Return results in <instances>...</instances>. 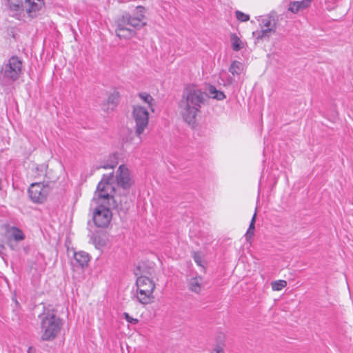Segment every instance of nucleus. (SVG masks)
<instances>
[{
  "label": "nucleus",
  "mask_w": 353,
  "mask_h": 353,
  "mask_svg": "<svg viewBox=\"0 0 353 353\" xmlns=\"http://www.w3.org/2000/svg\"><path fill=\"white\" fill-rule=\"evenodd\" d=\"M206 99L207 94L194 85L186 86L183 91L179 108L183 119L189 125L194 124Z\"/></svg>",
  "instance_id": "obj_1"
},
{
  "label": "nucleus",
  "mask_w": 353,
  "mask_h": 353,
  "mask_svg": "<svg viewBox=\"0 0 353 353\" xmlns=\"http://www.w3.org/2000/svg\"><path fill=\"white\" fill-rule=\"evenodd\" d=\"M145 9L141 6H137L134 12H124L117 20L116 34L120 39H128L137 34V30L145 26Z\"/></svg>",
  "instance_id": "obj_2"
},
{
  "label": "nucleus",
  "mask_w": 353,
  "mask_h": 353,
  "mask_svg": "<svg viewBox=\"0 0 353 353\" xmlns=\"http://www.w3.org/2000/svg\"><path fill=\"white\" fill-rule=\"evenodd\" d=\"M112 180V174L103 176L97 185L93 198V202H94L96 205L103 204L108 206H112V208H116L125 212L130 209L132 205V202L125 196L120 199V204L118 205L117 201L112 195L114 191V188L111 184Z\"/></svg>",
  "instance_id": "obj_3"
},
{
  "label": "nucleus",
  "mask_w": 353,
  "mask_h": 353,
  "mask_svg": "<svg viewBox=\"0 0 353 353\" xmlns=\"http://www.w3.org/2000/svg\"><path fill=\"white\" fill-rule=\"evenodd\" d=\"M41 320V339L52 341L54 339L61 331L62 322L53 310H45L39 316Z\"/></svg>",
  "instance_id": "obj_4"
},
{
  "label": "nucleus",
  "mask_w": 353,
  "mask_h": 353,
  "mask_svg": "<svg viewBox=\"0 0 353 353\" xmlns=\"http://www.w3.org/2000/svg\"><path fill=\"white\" fill-rule=\"evenodd\" d=\"M43 4V0H8L10 14L18 19L24 16V12L34 17Z\"/></svg>",
  "instance_id": "obj_5"
},
{
  "label": "nucleus",
  "mask_w": 353,
  "mask_h": 353,
  "mask_svg": "<svg viewBox=\"0 0 353 353\" xmlns=\"http://www.w3.org/2000/svg\"><path fill=\"white\" fill-rule=\"evenodd\" d=\"M154 272L153 268L143 270L141 275L137 279V299L142 304L150 303L154 299L152 293L155 288L154 281L149 278Z\"/></svg>",
  "instance_id": "obj_6"
},
{
  "label": "nucleus",
  "mask_w": 353,
  "mask_h": 353,
  "mask_svg": "<svg viewBox=\"0 0 353 353\" xmlns=\"http://www.w3.org/2000/svg\"><path fill=\"white\" fill-rule=\"evenodd\" d=\"M22 61L17 57L10 58L1 68L0 84L8 85L17 80L22 74Z\"/></svg>",
  "instance_id": "obj_7"
},
{
  "label": "nucleus",
  "mask_w": 353,
  "mask_h": 353,
  "mask_svg": "<svg viewBox=\"0 0 353 353\" xmlns=\"http://www.w3.org/2000/svg\"><path fill=\"white\" fill-rule=\"evenodd\" d=\"M133 116L136 123L135 134L137 136V141L134 143V148H137L142 142V134L144 130L148 126L149 114L145 108L139 105L134 108Z\"/></svg>",
  "instance_id": "obj_8"
},
{
  "label": "nucleus",
  "mask_w": 353,
  "mask_h": 353,
  "mask_svg": "<svg viewBox=\"0 0 353 353\" xmlns=\"http://www.w3.org/2000/svg\"><path fill=\"white\" fill-rule=\"evenodd\" d=\"M110 208L112 206L103 204L97 205L93 212V221L97 227L105 228L109 225L112 216Z\"/></svg>",
  "instance_id": "obj_9"
},
{
  "label": "nucleus",
  "mask_w": 353,
  "mask_h": 353,
  "mask_svg": "<svg viewBox=\"0 0 353 353\" xmlns=\"http://www.w3.org/2000/svg\"><path fill=\"white\" fill-rule=\"evenodd\" d=\"M50 188L48 183L37 182L30 185L28 188V194L34 203H43L47 198Z\"/></svg>",
  "instance_id": "obj_10"
},
{
  "label": "nucleus",
  "mask_w": 353,
  "mask_h": 353,
  "mask_svg": "<svg viewBox=\"0 0 353 353\" xmlns=\"http://www.w3.org/2000/svg\"><path fill=\"white\" fill-rule=\"evenodd\" d=\"M258 21L263 29L261 31L253 32L257 39L268 38L270 33L275 32L276 21L274 16L267 15L263 17H260Z\"/></svg>",
  "instance_id": "obj_11"
},
{
  "label": "nucleus",
  "mask_w": 353,
  "mask_h": 353,
  "mask_svg": "<svg viewBox=\"0 0 353 353\" xmlns=\"http://www.w3.org/2000/svg\"><path fill=\"white\" fill-rule=\"evenodd\" d=\"M115 178L117 185L124 190L129 189L132 185L130 171L124 165L119 167Z\"/></svg>",
  "instance_id": "obj_12"
},
{
  "label": "nucleus",
  "mask_w": 353,
  "mask_h": 353,
  "mask_svg": "<svg viewBox=\"0 0 353 353\" xmlns=\"http://www.w3.org/2000/svg\"><path fill=\"white\" fill-rule=\"evenodd\" d=\"M312 0H301L290 2L288 10L292 13H298L299 12L306 9L310 5Z\"/></svg>",
  "instance_id": "obj_13"
},
{
  "label": "nucleus",
  "mask_w": 353,
  "mask_h": 353,
  "mask_svg": "<svg viewBox=\"0 0 353 353\" xmlns=\"http://www.w3.org/2000/svg\"><path fill=\"white\" fill-rule=\"evenodd\" d=\"M119 101V94L118 92H114L109 95L106 104H104L103 110L108 111L109 110H113Z\"/></svg>",
  "instance_id": "obj_14"
},
{
  "label": "nucleus",
  "mask_w": 353,
  "mask_h": 353,
  "mask_svg": "<svg viewBox=\"0 0 353 353\" xmlns=\"http://www.w3.org/2000/svg\"><path fill=\"white\" fill-rule=\"evenodd\" d=\"M203 278L197 276L191 278L188 282L189 290L195 293H199L202 288Z\"/></svg>",
  "instance_id": "obj_15"
},
{
  "label": "nucleus",
  "mask_w": 353,
  "mask_h": 353,
  "mask_svg": "<svg viewBox=\"0 0 353 353\" xmlns=\"http://www.w3.org/2000/svg\"><path fill=\"white\" fill-rule=\"evenodd\" d=\"M74 261L81 268L88 265V263L90 260V257L88 253L80 251L77 252H74Z\"/></svg>",
  "instance_id": "obj_16"
},
{
  "label": "nucleus",
  "mask_w": 353,
  "mask_h": 353,
  "mask_svg": "<svg viewBox=\"0 0 353 353\" xmlns=\"http://www.w3.org/2000/svg\"><path fill=\"white\" fill-rule=\"evenodd\" d=\"M8 232L10 233V236L16 241H22L25 238L23 232L16 227H12L9 230Z\"/></svg>",
  "instance_id": "obj_17"
},
{
  "label": "nucleus",
  "mask_w": 353,
  "mask_h": 353,
  "mask_svg": "<svg viewBox=\"0 0 353 353\" xmlns=\"http://www.w3.org/2000/svg\"><path fill=\"white\" fill-rule=\"evenodd\" d=\"M243 70V65L238 61H233L229 68V71L233 75L240 74Z\"/></svg>",
  "instance_id": "obj_18"
},
{
  "label": "nucleus",
  "mask_w": 353,
  "mask_h": 353,
  "mask_svg": "<svg viewBox=\"0 0 353 353\" xmlns=\"http://www.w3.org/2000/svg\"><path fill=\"white\" fill-rule=\"evenodd\" d=\"M208 91L212 99L221 101L225 98V94L223 92L216 90L213 85L210 86Z\"/></svg>",
  "instance_id": "obj_19"
},
{
  "label": "nucleus",
  "mask_w": 353,
  "mask_h": 353,
  "mask_svg": "<svg viewBox=\"0 0 353 353\" xmlns=\"http://www.w3.org/2000/svg\"><path fill=\"white\" fill-rule=\"evenodd\" d=\"M139 97H140V99L144 101L145 103H148V107L150 108V110L154 112V108H153V105H154V99L152 98V97L147 93V92H141L139 94Z\"/></svg>",
  "instance_id": "obj_20"
},
{
  "label": "nucleus",
  "mask_w": 353,
  "mask_h": 353,
  "mask_svg": "<svg viewBox=\"0 0 353 353\" xmlns=\"http://www.w3.org/2000/svg\"><path fill=\"white\" fill-rule=\"evenodd\" d=\"M232 49L234 51H239L243 48L242 42L240 39L235 34H232L230 36Z\"/></svg>",
  "instance_id": "obj_21"
},
{
  "label": "nucleus",
  "mask_w": 353,
  "mask_h": 353,
  "mask_svg": "<svg viewBox=\"0 0 353 353\" xmlns=\"http://www.w3.org/2000/svg\"><path fill=\"white\" fill-rule=\"evenodd\" d=\"M110 163H105L103 165H99V167H97V169L99 168H104V169H110V168H114L117 165V157L116 154H112L110 156Z\"/></svg>",
  "instance_id": "obj_22"
},
{
  "label": "nucleus",
  "mask_w": 353,
  "mask_h": 353,
  "mask_svg": "<svg viewBox=\"0 0 353 353\" xmlns=\"http://www.w3.org/2000/svg\"><path fill=\"white\" fill-rule=\"evenodd\" d=\"M271 285L274 291H279L287 285V282L285 280H278L272 282Z\"/></svg>",
  "instance_id": "obj_23"
},
{
  "label": "nucleus",
  "mask_w": 353,
  "mask_h": 353,
  "mask_svg": "<svg viewBox=\"0 0 353 353\" xmlns=\"http://www.w3.org/2000/svg\"><path fill=\"white\" fill-rule=\"evenodd\" d=\"M47 166L44 164L39 165L35 168V172L37 177L46 175Z\"/></svg>",
  "instance_id": "obj_24"
},
{
  "label": "nucleus",
  "mask_w": 353,
  "mask_h": 353,
  "mask_svg": "<svg viewBox=\"0 0 353 353\" xmlns=\"http://www.w3.org/2000/svg\"><path fill=\"white\" fill-rule=\"evenodd\" d=\"M93 241H94L96 248H97V249H101L105 245V240L100 236L94 237L93 239Z\"/></svg>",
  "instance_id": "obj_25"
},
{
  "label": "nucleus",
  "mask_w": 353,
  "mask_h": 353,
  "mask_svg": "<svg viewBox=\"0 0 353 353\" xmlns=\"http://www.w3.org/2000/svg\"><path fill=\"white\" fill-rule=\"evenodd\" d=\"M235 15L236 19L242 22L247 21L250 19L249 15L244 14L243 12L236 10L235 12Z\"/></svg>",
  "instance_id": "obj_26"
},
{
  "label": "nucleus",
  "mask_w": 353,
  "mask_h": 353,
  "mask_svg": "<svg viewBox=\"0 0 353 353\" xmlns=\"http://www.w3.org/2000/svg\"><path fill=\"white\" fill-rule=\"evenodd\" d=\"M192 257L195 261V263L203 267V260H202V256L199 252H194L192 254Z\"/></svg>",
  "instance_id": "obj_27"
},
{
  "label": "nucleus",
  "mask_w": 353,
  "mask_h": 353,
  "mask_svg": "<svg viewBox=\"0 0 353 353\" xmlns=\"http://www.w3.org/2000/svg\"><path fill=\"white\" fill-rule=\"evenodd\" d=\"M123 316H124V317H125V319L128 322H129V323H132V324H134H134H137V323H138V319H134V318L131 317V316L129 315V314H128V313L125 312V313L123 314Z\"/></svg>",
  "instance_id": "obj_28"
},
{
  "label": "nucleus",
  "mask_w": 353,
  "mask_h": 353,
  "mask_svg": "<svg viewBox=\"0 0 353 353\" xmlns=\"http://www.w3.org/2000/svg\"><path fill=\"white\" fill-rule=\"evenodd\" d=\"M256 213L255 212L252 218V220L250 221V225H249V228H248V230H253L254 231V229H255V221H256Z\"/></svg>",
  "instance_id": "obj_29"
},
{
  "label": "nucleus",
  "mask_w": 353,
  "mask_h": 353,
  "mask_svg": "<svg viewBox=\"0 0 353 353\" xmlns=\"http://www.w3.org/2000/svg\"><path fill=\"white\" fill-rule=\"evenodd\" d=\"M254 231H253V230H248V231H247V232H246V234L245 235V239H246L247 241H249L250 239L252 238V236H254Z\"/></svg>",
  "instance_id": "obj_30"
},
{
  "label": "nucleus",
  "mask_w": 353,
  "mask_h": 353,
  "mask_svg": "<svg viewBox=\"0 0 353 353\" xmlns=\"http://www.w3.org/2000/svg\"><path fill=\"white\" fill-rule=\"evenodd\" d=\"M212 353H223V349L221 346H217L214 348V352Z\"/></svg>",
  "instance_id": "obj_31"
},
{
  "label": "nucleus",
  "mask_w": 353,
  "mask_h": 353,
  "mask_svg": "<svg viewBox=\"0 0 353 353\" xmlns=\"http://www.w3.org/2000/svg\"><path fill=\"white\" fill-rule=\"evenodd\" d=\"M4 250H5L4 245L0 243V254H3V252Z\"/></svg>",
  "instance_id": "obj_32"
},
{
  "label": "nucleus",
  "mask_w": 353,
  "mask_h": 353,
  "mask_svg": "<svg viewBox=\"0 0 353 353\" xmlns=\"http://www.w3.org/2000/svg\"><path fill=\"white\" fill-rule=\"evenodd\" d=\"M141 268H143V267L139 266V267L138 268V270H139V271H141Z\"/></svg>",
  "instance_id": "obj_33"
},
{
  "label": "nucleus",
  "mask_w": 353,
  "mask_h": 353,
  "mask_svg": "<svg viewBox=\"0 0 353 353\" xmlns=\"http://www.w3.org/2000/svg\"><path fill=\"white\" fill-rule=\"evenodd\" d=\"M28 353H30V352H28Z\"/></svg>",
  "instance_id": "obj_34"
},
{
  "label": "nucleus",
  "mask_w": 353,
  "mask_h": 353,
  "mask_svg": "<svg viewBox=\"0 0 353 353\" xmlns=\"http://www.w3.org/2000/svg\"><path fill=\"white\" fill-rule=\"evenodd\" d=\"M28 353H30V352H28Z\"/></svg>",
  "instance_id": "obj_35"
},
{
  "label": "nucleus",
  "mask_w": 353,
  "mask_h": 353,
  "mask_svg": "<svg viewBox=\"0 0 353 353\" xmlns=\"http://www.w3.org/2000/svg\"><path fill=\"white\" fill-rule=\"evenodd\" d=\"M28 353H30V352H28Z\"/></svg>",
  "instance_id": "obj_36"
},
{
  "label": "nucleus",
  "mask_w": 353,
  "mask_h": 353,
  "mask_svg": "<svg viewBox=\"0 0 353 353\" xmlns=\"http://www.w3.org/2000/svg\"><path fill=\"white\" fill-rule=\"evenodd\" d=\"M28 353H30V352H28Z\"/></svg>",
  "instance_id": "obj_37"
}]
</instances>
